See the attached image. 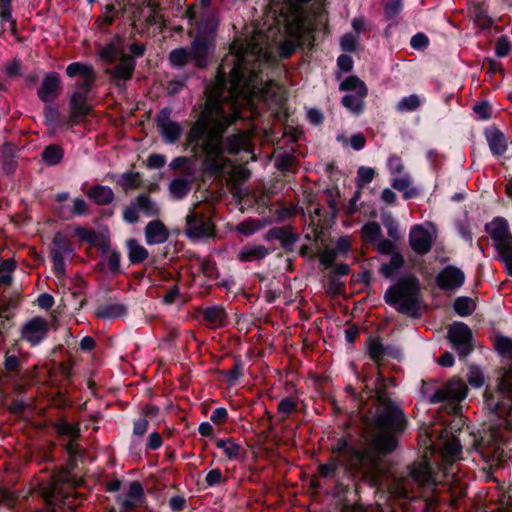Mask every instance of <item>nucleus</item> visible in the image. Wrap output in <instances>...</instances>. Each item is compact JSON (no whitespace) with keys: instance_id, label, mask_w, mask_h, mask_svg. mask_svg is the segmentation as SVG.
I'll return each mask as SVG.
<instances>
[{"instance_id":"obj_1","label":"nucleus","mask_w":512,"mask_h":512,"mask_svg":"<svg viewBox=\"0 0 512 512\" xmlns=\"http://www.w3.org/2000/svg\"><path fill=\"white\" fill-rule=\"evenodd\" d=\"M267 60L264 39L255 36L223 58L215 81L206 88L204 109L186 135L187 144L203 160L206 170L220 172L226 151L236 154L247 147L249 136L241 129L235 128L236 133L227 136L225 142L224 134L240 119L243 105L256 97L266 99L270 91L275 93L274 85L264 83L259 74L261 63Z\"/></svg>"},{"instance_id":"obj_2","label":"nucleus","mask_w":512,"mask_h":512,"mask_svg":"<svg viewBox=\"0 0 512 512\" xmlns=\"http://www.w3.org/2000/svg\"><path fill=\"white\" fill-rule=\"evenodd\" d=\"M377 408L370 431L361 447L356 448L345 439H339L332 448L335 457L319 466V475L333 478L338 466L352 474L375 480L382 472V456L393 452L398 445V435L406 427L403 411L383 392L377 395Z\"/></svg>"},{"instance_id":"obj_3","label":"nucleus","mask_w":512,"mask_h":512,"mask_svg":"<svg viewBox=\"0 0 512 512\" xmlns=\"http://www.w3.org/2000/svg\"><path fill=\"white\" fill-rule=\"evenodd\" d=\"M324 22L325 15L321 0H271L265 19V24L269 25L267 34L257 30L250 38L235 40L230 50L236 52L239 46L261 35L264 39V52L268 55L266 52L268 41L279 32L287 36L279 47L280 55L287 58L298 46L305 43L313 45L312 33Z\"/></svg>"},{"instance_id":"obj_4","label":"nucleus","mask_w":512,"mask_h":512,"mask_svg":"<svg viewBox=\"0 0 512 512\" xmlns=\"http://www.w3.org/2000/svg\"><path fill=\"white\" fill-rule=\"evenodd\" d=\"M217 25L218 21L215 15L202 16L197 25V33L191 47L172 50L168 56L170 65L174 68H183L189 62H193L198 68L206 67L213 49V35Z\"/></svg>"},{"instance_id":"obj_5","label":"nucleus","mask_w":512,"mask_h":512,"mask_svg":"<svg viewBox=\"0 0 512 512\" xmlns=\"http://www.w3.org/2000/svg\"><path fill=\"white\" fill-rule=\"evenodd\" d=\"M440 481L428 463H414L405 477L394 479L390 492L398 498L415 499L416 487L420 490L436 491Z\"/></svg>"},{"instance_id":"obj_6","label":"nucleus","mask_w":512,"mask_h":512,"mask_svg":"<svg viewBox=\"0 0 512 512\" xmlns=\"http://www.w3.org/2000/svg\"><path fill=\"white\" fill-rule=\"evenodd\" d=\"M384 300L399 313L412 318H418L421 315L420 286L415 277L399 279L386 290Z\"/></svg>"},{"instance_id":"obj_7","label":"nucleus","mask_w":512,"mask_h":512,"mask_svg":"<svg viewBox=\"0 0 512 512\" xmlns=\"http://www.w3.org/2000/svg\"><path fill=\"white\" fill-rule=\"evenodd\" d=\"M486 231L495 243L500 259L505 263L509 275L512 276V235L509 225L503 218H496L486 225Z\"/></svg>"},{"instance_id":"obj_8","label":"nucleus","mask_w":512,"mask_h":512,"mask_svg":"<svg viewBox=\"0 0 512 512\" xmlns=\"http://www.w3.org/2000/svg\"><path fill=\"white\" fill-rule=\"evenodd\" d=\"M339 89L351 92L342 98L343 106L354 114L361 113L368 92L365 83L357 76H350L340 83Z\"/></svg>"},{"instance_id":"obj_9","label":"nucleus","mask_w":512,"mask_h":512,"mask_svg":"<svg viewBox=\"0 0 512 512\" xmlns=\"http://www.w3.org/2000/svg\"><path fill=\"white\" fill-rule=\"evenodd\" d=\"M94 83H77L75 91L70 97L69 121L72 125L78 124L80 120L88 115L92 109L89 100L92 98V86Z\"/></svg>"},{"instance_id":"obj_10","label":"nucleus","mask_w":512,"mask_h":512,"mask_svg":"<svg viewBox=\"0 0 512 512\" xmlns=\"http://www.w3.org/2000/svg\"><path fill=\"white\" fill-rule=\"evenodd\" d=\"M499 389V397L494 403L495 413L505 418L506 426L512 427V369L502 376Z\"/></svg>"},{"instance_id":"obj_11","label":"nucleus","mask_w":512,"mask_h":512,"mask_svg":"<svg viewBox=\"0 0 512 512\" xmlns=\"http://www.w3.org/2000/svg\"><path fill=\"white\" fill-rule=\"evenodd\" d=\"M197 204L186 216V229L187 236L191 239H201L213 236V224L209 217L205 216L198 210Z\"/></svg>"},{"instance_id":"obj_12","label":"nucleus","mask_w":512,"mask_h":512,"mask_svg":"<svg viewBox=\"0 0 512 512\" xmlns=\"http://www.w3.org/2000/svg\"><path fill=\"white\" fill-rule=\"evenodd\" d=\"M147 217H154L160 213V208L148 195L140 194L123 211V219L128 223H136L139 213Z\"/></svg>"},{"instance_id":"obj_13","label":"nucleus","mask_w":512,"mask_h":512,"mask_svg":"<svg viewBox=\"0 0 512 512\" xmlns=\"http://www.w3.org/2000/svg\"><path fill=\"white\" fill-rule=\"evenodd\" d=\"M467 395V386L460 379H451L444 386L437 389L430 398L432 403L448 402L458 403Z\"/></svg>"},{"instance_id":"obj_14","label":"nucleus","mask_w":512,"mask_h":512,"mask_svg":"<svg viewBox=\"0 0 512 512\" xmlns=\"http://www.w3.org/2000/svg\"><path fill=\"white\" fill-rule=\"evenodd\" d=\"M160 6L159 0H145L142 5L131 4L129 11L134 22L144 19L147 24L156 25L164 21Z\"/></svg>"},{"instance_id":"obj_15","label":"nucleus","mask_w":512,"mask_h":512,"mask_svg":"<svg viewBox=\"0 0 512 512\" xmlns=\"http://www.w3.org/2000/svg\"><path fill=\"white\" fill-rule=\"evenodd\" d=\"M73 249L66 235L57 232L53 238L50 255L53 262V268L58 277L65 275L64 255L72 253Z\"/></svg>"},{"instance_id":"obj_16","label":"nucleus","mask_w":512,"mask_h":512,"mask_svg":"<svg viewBox=\"0 0 512 512\" xmlns=\"http://www.w3.org/2000/svg\"><path fill=\"white\" fill-rule=\"evenodd\" d=\"M448 338L460 356H467L473 349L472 332L464 323L458 322L450 326Z\"/></svg>"},{"instance_id":"obj_17","label":"nucleus","mask_w":512,"mask_h":512,"mask_svg":"<svg viewBox=\"0 0 512 512\" xmlns=\"http://www.w3.org/2000/svg\"><path fill=\"white\" fill-rule=\"evenodd\" d=\"M435 238L436 235L433 231L422 225H415L409 233V244L415 253L425 255L431 250Z\"/></svg>"},{"instance_id":"obj_18","label":"nucleus","mask_w":512,"mask_h":512,"mask_svg":"<svg viewBox=\"0 0 512 512\" xmlns=\"http://www.w3.org/2000/svg\"><path fill=\"white\" fill-rule=\"evenodd\" d=\"M49 324L42 317H34L22 327V338L32 345L39 344L47 335Z\"/></svg>"},{"instance_id":"obj_19","label":"nucleus","mask_w":512,"mask_h":512,"mask_svg":"<svg viewBox=\"0 0 512 512\" xmlns=\"http://www.w3.org/2000/svg\"><path fill=\"white\" fill-rule=\"evenodd\" d=\"M157 127L166 143H175L181 136L182 127L170 119V110L162 109L157 115Z\"/></svg>"},{"instance_id":"obj_20","label":"nucleus","mask_w":512,"mask_h":512,"mask_svg":"<svg viewBox=\"0 0 512 512\" xmlns=\"http://www.w3.org/2000/svg\"><path fill=\"white\" fill-rule=\"evenodd\" d=\"M60 77L57 73L51 72L44 76L37 95L45 103L53 102L60 94Z\"/></svg>"},{"instance_id":"obj_21","label":"nucleus","mask_w":512,"mask_h":512,"mask_svg":"<svg viewBox=\"0 0 512 512\" xmlns=\"http://www.w3.org/2000/svg\"><path fill=\"white\" fill-rule=\"evenodd\" d=\"M465 275L457 267L447 266L437 276V284L443 290H453L461 287Z\"/></svg>"},{"instance_id":"obj_22","label":"nucleus","mask_w":512,"mask_h":512,"mask_svg":"<svg viewBox=\"0 0 512 512\" xmlns=\"http://www.w3.org/2000/svg\"><path fill=\"white\" fill-rule=\"evenodd\" d=\"M42 496L45 502L51 507L70 505L68 495L63 491L57 480L42 489Z\"/></svg>"},{"instance_id":"obj_23","label":"nucleus","mask_w":512,"mask_h":512,"mask_svg":"<svg viewBox=\"0 0 512 512\" xmlns=\"http://www.w3.org/2000/svg\"><path fill=\"white\" fill-rule=\"evenodd\" d=\"M135 65L133 56L125 54L120 57L119 63L114 68L107 70V73L119 84L121 81L125 82L132 77Z\"/></svg>"},{"instance_id":"obj_24","label":"nucleus","mask_w":512,"mask_h":512,"mask_svg":"<svg viewBox=\"0 0 512 512\" xmlns=\"http://www.w3.org/2000/svg\"><path fill=\"white\" fill-rule=\"evenodd\" d=\"M168 237V229L158 219L150 221L145 227V239L149 245L162 244Z\"/></svg>"},{"instance_id":"obj_25","label":"nucleus","mask_w":512,"mask_h":512,"mask_svg":"<svg viewBox=\"0 0 512 512\" xmlns=\"http://www.w3.org/2000/svg\"><path fill=\"white\" fill-rule=\"evenodd\" d=\"M485 137L493 155L500 156L507 150V139L505 135L497 128L486 129Z\"/></svg>"},{"instance_id":"obj_26","label":"nucleus","mask_w":512,"mask_h":512,"mask_svg":"<svg viewBox=\"0 0 512 512\" xmlns=\"http://www.w3.org/2000/svg\"><path fill=\"white\" fill-rule=\"evenodd\" d=\"M266 240H279L282 247L289 248L298 237L290 227H273L265 235Z\"/></svg>"},{"instance_id":"obj_27","label":"nucleus","mask_w":512,"mask_h":512,"mask_svg":"<svg viewBox=\"0 0 512 512\" xmlns=\"http://www.w3.org/2000/svg\"><path fill=\"white\" fill-rule=\"evenodd\" d=\"M268 254L269 250L264 245L248 243L238 252V259L241 262H253L265 258Z\"/></svg>"},{"instance_id":"obj_28","label":"nucleus","mask_w":512,"mask_h":512,"mask_svg":"<svg viewBox=\"0 0 512 512\" xmlns=\"http://www.w3.org/2000/svg\"><path fill=\"white\" fill-rule=\"evenodd\" d=\"M69 77L81 76L83 80L80 83H95L96 74L90 65L79 62L71 63L66 68Z\"/></svg>"},{"instance_id":"obj_29","label":"nucleus","mask_w":512,"mask_h":512,"mask_svg":"<svg viewBox=\"0 0 512 512\" xmlns=\"http://www.w3.org/2000/svg\"><path fill=\"white\" fill-rule=\"evenodd\" d=\"M206 325L210 328L222 327L226 320V313L221 306H212L202 310Z\"/></svg>"},{"instance_id":"obj_30","label":"nucleus","mask_w":512,"mask_h":512,"mask_svg":"<svg viewBox=\"0 0 512 512\" xmlns=\"http://www.w3.org/2000/svg\"><path fill=\"white\" fill-rule=\"evenodd\" d=\"M126 312L127 309L123 304L107 303L99 306L95 312V315L97 318L111 320L125 315Z\"/></svg>"},{"instance_id":"obj_31","label":"nucleus","mask_w":512,"mask_h":512,"mask_svg":"<svg viewBox=\"0 0 512 512\" xmlns=\"http://www.w3.org/2000/svg\"><path fill=\"white\" fill-rule=\"evenodd\" d=\"M87 196L99 205H107L114 199V193L110 187L97 185L88 190Z\"/></svg>"},{"instance_id":"obj_32","label":"nucleus","mask_w":512,"mask_h":512,"mask_svg":"<svg viewBox=\"0 0 512 512\" xmlns=\"http://www.w3.org/2000/svg\"><path fill=\"white\" fill-rule=\"evenodd\" d=\"M469 13L475 24L481 29H487L493 23V20L487 14V9L481 3L473 4Z\"/></svg>"},{"instance_id":"obj_33","label":"nucleus","mask_w":512,"mask_h":512,"mask_svg":"<svg viewBox=\"0 0 512 512\" xmlns=\"http://www.w3.org/2000/svg\"><path fill=\"white\" fill-rule=\"evenodd\" d=\"M122 55H125L121 46L119 38L105 45L100 52V57L103 61L112 63L117 59H120Z\"/></svg>"},{"instance_id":"obj_34","label":"nucleus","mask_w":512,"mask_h":512,"mask_svg":"<svg viewBox=\"0 0 512 512\" xmlns=\"http://www.w3.org/2000/svg\"><path fill=\"white\" fill-rule=\"evenodd\" d=\"M191 190V181L187 177H177L169 184V191L173 198L182 199Z\"/></svg>"},{"instance_id":"obj_35","label":"nucleus","mask_w":512,"mask_h":512,"mask_svg":"<svg viewBox=\"0 0 512 512\" xmlns=\"http://www.w3.org/2000/svg\"><path fill=\"white\" fill-rule=\"evenodd\" d=\"M441 450L443 458L446 461H454L459 457L461 453V445L457 438H449L446 434V438L443 441Z\"/></svg>"},{"instance_id":"obj_36","label":"nucleus","mask_w":512,"mask_h":512,"mask_svg":"<svg viewBox=\"0 0 512 512\" xmlns=\"http://www.w3.org/2000/svg\"><path fill=\"white\" fill-rule=\"evenodd\" d=\"M127 246L128 257L132 264L142 263L148 258V250L144 246L140 245L136 240H129Z\"/></svg>"},{"instance_id":"obj_37","label":"nucleus","mask_w":512,"mask_h":512,"mask_svg":"<svg viewBox=\"0 0 512 512\" xmlns=\"http://www.w3.org/2000/svg\"><path fill=\"white\" fill-rule=\"evenodd\" d=\"M59 431L62 435H66L70 437L69 442L66 445V449L70 456L73 458L77 455L78 449L76 444V439L78 437V428L71 424H63L60 426Z\"/></svg>"},{"instance_id":"obj_38","label":"nucleus","mask_w":512,"mask_h":512,"mask_svg":"<svg viewBox=\"0 0 512 512\" xmlns=\"http://www.w3.org/2000/svg\"><path fill=\"white\" fill-rule=\"evenodd\" d=\"M63 156H64L63 149L60 146L55 145V144L47 146L41 154L42 160L47 165H50V166H54V165H57L58 163H60L61 160L63 159Z\"/></svg>"},{"instance_id":"obj_39","label":"nucleus","mask_w":512,"mask_h":512,"mask_svg":"<svg viewBox=\"0 0 512 512\" xmlns=\"http://www.w3.org/2000/svg\"><path fill=\"white\" fill-rule=\"evenodd\" d=\"M362 238L365 242L374 245L382 236V230L378 223L368 222L361 229Z\"/></svg>"},{"instance_id":"obj_40","label":"nucleus","mask_w":512,"mask_h":512,"mask_svg":"<svg viewBox=\"0 0 512 512\" xmlns=\"http://www.w3.org/2000/svg\"><path fill=\"white\" fill-rule=\"evenodd\" d=\"M411 181L409 176L396 177L392 180V187L400 192L406 199H409L416 195L417 191L415 188H411Z\"/></svg>"},{"instance_id":"obj_41","label":"nucleus","mask_w":512,"mask_h":512,"mask_svg":"<svg viewBox=\"0 0 512 512\" xmlns=\"http://www.w3.org/2000/svg\"><path fill=\"white\" fill-rule=\"evenodd\" d=\"M404 264V258L400 253H393L390 261L381 266L380 272L386 278L393 276L394 272L402 267Z\"/></svg>"},{"instance_id":"obj_42","label":"nucleus","mask_w":512,"mask_h":512,"mask_svg":"<svg viewBox=\"0 0 512 512\" xmlns=\"http://www.w3.org/2000/svg\"><path fill=\"white\" fill-rule=\"evenodd\" d=\"M216 447L219 449H223L224 454L229 459H237L240 457L242 448L239 444H236L231 439L223 440L219 439L216 441Z\"/></svg>"},{"instance_id":"obj_43","label":"nucleus","mask_w":512,"mask_h":512,"mask_svg":"<svg viewBox=\"0 0 512 512\" xmlns=\"http://www.w3.org/2000/svg\"><path fill=\"white\" fill-rule=\"evenodd\" d=\"M117 183L124 191L136 189L141 184V176L138 172H127L121 175Z\"/></svg>"},{"instance_id":"obj_44","label":"nucleus","mask_w":512,"mask_h":512,"mask_svg":"<svg viewBox=\"0 0 512 512\" xmlns=\"http://www.w3.org/2000/svg\"><path fill=\"white\" fill-rule=\"evenodd\" d=\"M475 308L474 301L469 297H459L454 302V309L460 316L470 315Z\"/></svg>"},{"instance_id":"obj_45","label":"nucleus","mask_w":512,"mask_h":512,"mask_svg":"<svg viewBox=\"0 0 512 512\" xmlns=\"http://www.w3.org/2000/svg\"><path fill=\"white\" fill-rule=\"evenodd\" d=\"M88 211V205L87 203L80 198H76L73 201V206L71 207L69 213L65 211V208L63 207L61 210L62 217L69 219L72 216H81L86 214Z\"/></svg>"},{"instance_id":"obj_46","label":"nucleus","mask_w":512,"mask_h":512,"mask_svg":"<svg viewBox=\"0 0 512 512\" xmlns=\"http://www.w3.org/2000/svg\"><path fill=\"white\" fill-rule=\"evenodd\" d=\"M420 104H421L420 98L417 95L412 94L408 97L402 98L397 103V110L400 112L413 111V110L417 109L420 106Z\"/></svg>"},{"instance_id":"obj_47","label":"nucleus","mask_w":512,"mask_h":512,"mask_svg":"<svg viewBox=\"0 0 512 512\" xmlns=\"http://www.w3.org/2000/svg\"><path fill=\"white\" fill-rule=\"evenodd\" d=\"M15 269V262L13 259H8L0 265V284L9 285L12 280V272Z\"/></svg>"},{"instance_id":"obj_48","label":"nucleus","mask_w":512,"mask_h":512,"mask_svg":"<svg viewBox=\"0 0 512 512\" xmlns=\"http://www.w3.org/2000/svg\"><path fill=\"white\" fill-rule=\"evenodd\" d=\"M369 356L373 361L379 363L380 359L387 352V348L378 340H370L368 345Z\"/></svg>"},{"instance_id":"obj_49","label":"nucleus","mask_w":512,"mask_h":512,"mask_svg":"<svg viewBox=\"0 0 512 512\" xmlns=\"http://www.w3.org/2000/svg\"><path fill=\"white\" fill-rule=\"evenodd\" d=\"M261 227L262 226L256 220H246L236 226V231L245 236H251L260 230Z\"/></svg>"},{"instance_id":"obj_50","label":"nucleus","mask_w":512,"mask_h":512,"mask_svg":"<svg viewBox=\"0 0 512 512\" xmlns=\"http://www.w3.org/2000/svg\"><path fill=\"white\" fill-rule=\"evenodd\" d=\"M297 408V402L291 398H283L278 404V412L283 415V419L293 413Z\"/></svg>"},{"instance_id":"obj_51","label":"nucleus","mask_w":512,"mask_h":512,"mask_svg":"<svg viewBox=\"0 0 512 512\" xmlns=\"http://www.w3.org/2000/svg\"><path fill=\"white\" fill-rule=\"evenodd\" d=\"M495 347L500 354L512 355V340L505 336H497Z\"/></svg>"},{"instance_id":"obj_52","label":"nucleus","mask_w":512,"mask_h":512,"mask_svg":"<svg viewBox=\"0 0 512 512\" xmlns=\"http://www.w3.org/2000/svg\"><path fill=\"white\" fill-rule=\"evenodd\" d=\"M357 176H358V185L363 186L365 184L370 183L373 180V178L375 176V171L373 168L361 166L358 169Z\"/></svg>"},{"instance_id":"obj_53","label":"nucleus","mask_w":512,"mask_h":512,"mask_svg":"<svg viewBox=\"0 0 512 512\" xmlns=\"http://www.w3.org/2000/svg\"><path fill=\"white\" fill-rule=\"evenodd\" d=\"M120 261H121V255L117 251L111 252L110 255L108 256L107 267L112 274L117 275L121 272Z\"/></svg>"},{"instance_id":"obj_54","label":"nucleus","mask_w":512,"mask_h":512,"mask_svg":"<svg viewBox=\"0 0 512 512\" xmlns=\"http://www.w3.org/2000/svg\"><path fill=\"white\" fill-rule=\"evenodd\" d=\"M402 10V0H390L385 5V16L388 19H393L396 17Z\"/></svg>"},{"instance_id":"obj_55","label":"nucleus","mask_w":512,"mask_h":512,"mask_svg":"<svg viewBox=\"0 0 512 512\" xmlns=\"http://www.w3.org/2000/svg\"><path fill=\"white\" fill-rule=\"evenodd\" d=\"M117 502L120 506L121 512H131L139 503L135 499L129 498L126 495L117 496Z\"/></svg>"},{"instance_id":"obj_56","label":"nucleus","mask_w":512,"mask_h":512,"mask_svg":"<svg viewBox=\"0 0 512 512\" xmlns=\"http://www.w3.org/2000/svg\"><path fill=\"white\" fill-rule=\"evenodd\" d=\"M468 383L475 388H479L484 384L483 375L478 368L472 367L469 370Z\"/></svg>"},{"instance_id":"obj_57","label":"nucleus","mask_w":512,"mask_h":512,"mask_svg":"<svg viewBox=\"0 0 512 512\" xmlns=\"http://www.w3.org/2000/svg\"><path fill=\"white\" fill-rule=\"evenodd\" d=\"M337 255L338 254L335 249H325L320 254V263L325 268H329L333 265Z\"/></svg>"},{"instance_id":"obj_58","label":"nucleus","mask_w":512,"mask_h":512,"mask_svg":"<svg viewBox=\"0 0 512 512\" xmlns=\"http://www.w3.org/2000/svg\"><path fill=\"white\" fill-rule=\"evenodd\" d=\"M340 44L344 51L353 52L356 50L358 40L356 36L348 33L341 38Z\"/></svg>"},{"instance_id":"obj_59","label":"nucleus","mask_w":512,"mask_h":512,"mask_svg":"<svg viewBox=\"0 0 512 512\" xmlns=\"http://www.w3.org/2000/svg\"><path fill=\"white\" fill-rule=\"evenodd\" d=\"M143 494L144 492L141 484L137 481H134L130 483L129 490L126 496L135 499L136 501L139 502Z\"/></svg>"},{"instance_id":"obj_60","label":"nucleus","mask_w":512,"mask_h":512,"mask_svg":"<svg viewBox=\"0 0 512 512\" xmlns=\"http://www.w3.org/2000/svg\"><path fill=\"white\" fill-rule=\"evenodd\" d=\"M382 254H393L394 244L383 236L374 244Z\"/></svg>"},{"instance_id":"obj_61","label":"nucleus","mask_w":512,"mask_h":512,"mask_svg":"<svg viewBox=\"0 0 512 512\" xmlns=\"http://www.w3.org/2000/svg\"><path fill=\"white\" fill-rule=\"evenodd\" d=\"M166 157L162 154H151L147 159V166L151 169H158L165 165Z\"/></svg>"},{"instance_id":"obj_62","label":"nucleus","mask_w":512,"mask_h":512,"mask_svg":"<svg viewBox=\"0 0 512 512\" xmlns=\"http://www.w3.org/2000/svg\"><path fill=\"white\" fill-rule=\"evenodd\" d=\"M388 168L391 174L396 175L402 173L404 166L401 159L398 156L393 155L388 159Z\"/></svg>"},{"instance_id":"obj_63","label":"nucleus","mask_w":512,"mask_h":512,"mask_svg":"<svg viewBox=\"0 0 512 512\" xmlns=\"http://www.w3.org/2000/svg\"><path fill=\"white\" fill-rule=\"evenodd\" d=\"M429 43L428 37L423 33H417L411 38L410 44L414 49H423Z\"/></svg>"},{"instance_id":"obj_64","label":"nucleus","mask_w":512,"mask_h":512,"mask_svg":"<svg viewBox=\"0 0 512 512\" xmlns=\"http://www.w3.org/2000/svg\"><path fill=\"white\" fill-rule=\"evenodd\" d=\"M74 232H75V235L78 236L81 240H84V241H87L90 243H93L95 241L96 235H95V232L92 230H88L83 227H76Z\"/></svg>"}]
</instances>
